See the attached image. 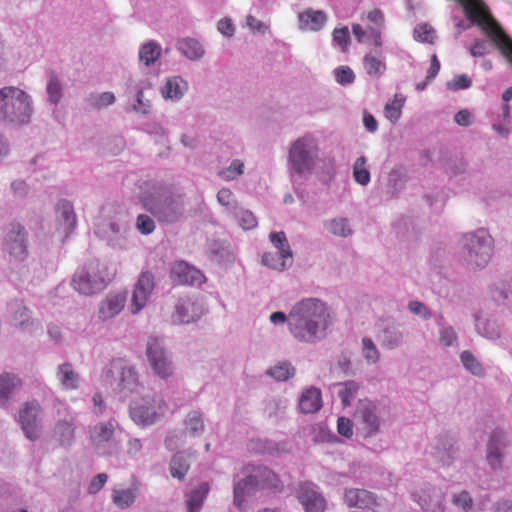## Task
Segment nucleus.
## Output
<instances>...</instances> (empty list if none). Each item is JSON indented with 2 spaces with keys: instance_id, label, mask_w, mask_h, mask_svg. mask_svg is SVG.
<instances>
[{
  "instance_id": "a19ab883",
  "label": "nucleus",
  "mask_w": 512,
  "mask_h": 512,
  "mask_svg": "<svg viewBox=\"0 0 512 512\" xmlns=\"http://www.w3.org/2000/svg\"><path fill=\"white\" fill-rule=\"evenodd\" d=\"M178 49L191 60H197L204 54L201 44L197 40L191 38L178 41Z\"/></svg>"
},
{
  "instance_id": "f3484780",
  "label": "nucleus",
  "mask_w": 512,
  "mask_h": 512,
  "mask_svg": "<svg viewBox=\"0 0 512 512\" xmlns=\"http://www.w3.org/2000/svg\"><path fill=\"white\" fill-rule=\"evenodd\" d=\"M155 288V277L149 272H142L134 286L130 309L133 314L139 313L147 304Z\"/></svg>"
},
{
  "instance_id": "774afa93",
  "label": "nucleus",
  "mask_w": 512,
  "mask_h": 512,
  "mask_svg": "<svg viewBox=\"0 0 512 512\" xmlns=\"http://www.w3.org/2000/svg\"><path fill=\"white\" fill-rule=\"evenodd\" d=\"M107 480H108V475L106 473L97 474L91 480L89 487H88V492L90 494H96L103 488V486L105 485Z\"/></svg>"
},
{
  "instance_id": "052dcab7",
  "label": "nucleus",
  "mask_w": 512,
  "mask_h": 512,
  "mask_svg": "<svg viewBox=\"0 0 512 512\" xmlns=\"http://www.w3.org/2000/svg\"><path fill=\"white\" fill-rule=\"evenodd\" d=\"M47 93L52 103L57 104L62 96L61 85L56 76H51L47 85Z\"/></svg>"
},
{
  "instance_id": "58836bf2",
  "label": "nucleus",
  "mask_w": 512,
  "mask_h": 512,
  "mask_svg": "<svg viewBox=\"0 0 512 512\" xmlns=\"http://www.w3.org/2000/svg\"><path fill=\"white\" fill-rule=\"evenodd\" d=\"M326 14L323 11L308 9L299 15L300 22L309 29L317 31L326 22Z\"/></svg>"
},
{
  "instance_id": "5fc2aeb1",
  "label": "nucleus",
  "mask_w": 512,
  "mask_h": 512,
  "mask_svg": "<svg viewBox=\"0 0 512 512\" xmlns=\"http://www.w3.org/2000/svg\"><path fill=\"white\" fill-rule=\"evenodd\" d=\"M414 38L419 42L433 43L435 39V31L431 26L421 24L414 29Z\"/></svg>"
},
{
  "instance_id": "0eeeda50",
  "label": "nucleus",
  "mask_w": 512,
  "mask_h": 512,
  "mask_svg": "<svg viewBox=\"0 0 512 512\" xmlns=\"http://www.w3.org/2000/svg\"><path fill=\"white\" fill-rule=\"evenodd\" d=\"M105 277L106 267L99 261H92L74 273L71 285L80 294L89 296L105 287Z\"/></svg>"
},
{
  "instance_id": "864d4df0",
  "label": "nucleus",
  "mask_w": 512,
  "mask_h": 512,
  "mask_svg": "<svg viewBox=\"0 0 512 512\" xmlns=\"http://www.w3.org/2000/svg\"><path fill=\"white\" fill-rule=\"evenodd\" d=\"M327 229L330 233L341 237H347L352 232L346 218L333 219L327 224Z\"/></svg>"
},
{
  "instance_id": "412c9836",
  "label": "nucleus",
  "mask_w": 512,
  "mask_h": 512,
  "mask_svg": "<svg viewBox=\"0 0 512 512\" xmlns=\"http://www.w3.org/2000/svg\"><path fill=\"white\" fill-rule=\"evenodd\" d=\"M57 229L67 238L76 228L77 219L73 205L68 200H61L56 207Z\"/></svg>"
},
{
  "instance_id": "2eb2a0df",
  "label": "nucleus",
  "mask_w": 512,
  "mask_h": 512,
  "mask_svg": "<svg viewBox=\"0 0 512 512\" xmlns=\"http://www.w3.org/2000/svg\"><path fill=\"white\" fill-rule=\"evenodd\" d=\"M292 336L302 342H315L324 338L328 322H286Z\"/></svg>"
},
{
  "instance_id": "4468645a",
  "label": "nucleus",
  "mask_w": 512,
  "mask_h": 512,
  "mask_svg": "<svg viewBox=\"0 0 512 512\" xmlns=\"http://www.w3.org/2000/svg\"><path fill=\"white\" fill-rule=\"evenodd\" d=\"M290 316L296 320H325L330 317L327 305L317 298H308L297 303Z\"/></svg>"
},
{
  "instance_id": "20e7f679",
  "label": "nucleus",
  "mask_w": 512,
  "mask_h": 512,
  "mask_svg": "<svg viewBox=\"0 0 512 512\" xmlns=\"http://www.w3.org/2000/svg\"><path fill=\"white\" fill-rule=\"evenodd\" d=\"M117 428L118 423L114 419L89 426L90 444L98 456L111 457L120 451L121 442L117 439Z\"/></svg>"
},
{
  "instance_id": "13d9d810",
  "label": "nucleus",
  "mask_w": 512,
  "mask_h": 512,
  "mask_svg": "<svg viewBox=\"0 0 512 512\" xmlns=\"http://www.w3.org/2000/svg\"><path fill=\"white\" fill-rule=\"evenodd\" d=\"M336 81L341 85L351 84L355 80V74L348 66H340L334 70Z\"/></svg>"
},
{
  "instance_id": "4d7b16f0",
  "label": "nucleus",
  "mask_w": 512,
  "mask_h": 512,
  "mask_svg": "<svg viewBox=\"0 0 512 512\" xmlns=\"http://www.w3.org/2000/svg\"><path fill=\"white\" fill-rule=\"evenodd\" d=\"M8 309L15 319H28L31 311L24 305L21 300H13L8 304Z\"/></svg>"
},
{
  "instance_id": "37998d69",
  "label": "nucleus",
  "mask_w": 512,
  "mask_h": 512,
  "mask_svg": "<svg viewBox=\"0 0 512 512\" xmlns=\"http://www.w3.org/2000/svg\"><path fill=\"white\" fill-rule=\"evenodd\" d=\"M363 64L366 73L377 79L381 77L386 69L385 63L371 54H366L364 56Z\"/></svg>"
},
{
  "instance_id": "9b49d317",
  "label": "nucleus",
  "mask_w": 512,
  "mask_h": 512,
  "mask_svg": "<svg viewBox=\"0 0 512 512\" xmlns=\"http://www.w3.org/2000/svg\"><path fill=\"white\" fill-rule=\"evenodd\" d=\"M316 157L317 147L309 138L298 139L291 145L289 160L294 171L299 174L310 171Z\"/></svg>"
},
{
  "instance_id": "6ab92c4d",
  "label": "nucleus",
  "mask_w": 512,
  "mask_h": 512,
  "mask_svg": "<svg viewBox=\"0 0 512 512\" xmlns=\"http://www.w3.org/2000/svg\"><path fill=\"white\" fill-rule=\"evenodd\" d=\"M141 492V483L136 478L131 480L128 487L118 485L112 489V503L119 509L131 507L138 499Z\"/></svg>"
},
{
  "instance_id": "69168bd1",
  "label": "nucleus",
  "mask_w": 512,
  "mask_h": 512,
  "mask_svg": "<svg viewBox=\"0 0 512 512\" xmlns=\"http://www.w3.org/2000/svg\"><path fill=\"white\" fill-rule=\"evenodd\" d=\"M457 334L451 327H443L440 330V343L443 346H454L457 344Z\"/></svg>"
},
{
  "instance_id": "a211bd4d",
  "label": "nucleus",
  "mask_w": 512,
  "mask_h": 512,
  "mask_svg": "<svg viewBox=\"0 0 512 512\" xmlns=\"http://www.w3.org/2000/svg\"><path fill=\"white\" fill-rule=\"evenodd\" d=\"M412 498L424 512H444V494L432 485L426 484L420 492L414 491Z\"/></svg>"
},
{
  "instance_id": "f704fd0d",
  "label": "nucleus",
  "mask_w": 512,
  "mask_h": 512,
  "mask_svg": "<svg viewBox=\"0 0 512 512\" xmlns=\"http://www.w3.org/2000/svg\"><path fill=\"white\" fill-rule=\"evenodd\" d=\"M360 390V384L354 380L337 383L334 392L341 400L343 407H349Z\"/></svg>"
},
{
  "instance_id": "3c124183",
  "label": "nucleus",
  "mask_w": 512,
  "mask_h": 512,
  "mask_svg": "<svg viewBox=\"0 0 512 512\" xmlns=\"http://www.w3.org/2000/svg\"><path fill=\"white\" fill-rule=\"evenodd\" d=\"M366 158L359 157L353 167L355 181L361 185H367L370 181V172L366 168Z\"/></svg>"
},
{
  "instance_id": "a878e982",
  "label": "nucleus",
  "mask_w": 512,
  "mask_h": 512,
  "mask_svg": "<svg viewBox=\"0 0 512 512\" xmlns=\"http://www.w3.org/2000/svg\"><path fill=\"white\" fill-rule=\"evenodd\" d=\"M127 301L126 292L109 293L100 305V314L103 318H113L125 307Z\"/></svg>"
},
{
  "instance_id": "4c0bfd02",
  "label": "nucleus",
  "mask_w": 512,
  "mask_h": 512,
  "mask_svg": "<svg viewBox=\"0 0 512 512\" xmlns=\"http://www.w3.org/2000/svg\"><path fill=\"white\" fill-rule=\"evenodd\" d=\"M54 438L61 446H70L74 440L72 423L67 420L57 421L54 427Z\"/></svg>"
},
{
  "instance_id": "aec40b11",
  "label": "nucleus",
  "mask_w": 512,
  "mask_h": 512,
  "mask_svg": "<svg viewBox=\"0 0 512 512\" xmlns=\"http://www.w3.org/2000/svg\"><path fill=\"white\" fill-rule=\"evenodd\" d=\"M430 455L441 466H450L457 457V449L447 436H439L431 444Z\"/></svg>"
},
{
  "instance_id": "4be33fe9",
  "label": "nucleus",
  "mask_w": 512,
  "mask_h": 512,
  "mask_svg": "<svg viewBox=\"0 0 512 512\" xmlns=\"http://www.w3.org/2000/svg\"><path fill=\"white\" fill-rule=\"evenodd\" d=\"M23 386L22 379L14 373L0 374V408H8Z\"/></svg>"
},
{
  "instance_id": "09e8293b",
  "label": "nucleus",
  "mask_w": 512,
  "mask_h": 512,
  "mask_svg": "<svg viewBox=\"0 0 512 512\" xmlns=\"http://www.w3.org/2000/svg\"><path fill=\"white\" fill-rule=\"evenodd\" d=\"M475 330L479 335L490 340L499 338L501 334L498 322H475Z\"/></svg>"
},
{
  "instance_id": "39448f33",
  "label": "nucleus",
  "mask_w": 512,
  "mask_h": 512,
  "mask_svg": "<svg viewBox=\"0 0 512 512\" xmlns=\"http://www.w3.org/2000/svg\"><path fill=\"white\" fill-rule=\"evenodd\" d=\"M143 206L159 222L167 224L180 220L185 210L183 195L175 193H162L157 197L145 198Z\"/></svg>"
},
{
  "instance_id": "680f3d73",
  "label": "nucleus",
  "mask_w": 512,
  "mask_h": 512,
  "mask_svg": "<svg viewBox=\"0 0 512 512\" xmlns=\"http://www.w3.org/2000/svg\"><path fill=\"white\" fill-rule=\"evenodd\" d=\"M136 227L138 231L142 234L148 235L151 234L155 230L154 220L145 214H140L137 217Z\"/></svg>"
},
{
  "instance_id": "f03ea898",
  "label": "nucleus",
  "mask_w": 512,
  "mask_h": 512,
  "mask_svg": "<svg viewBox=\"0 0 512 512\" xmlns=\"http://www.w3.org/2000/svg\"><path fill=\"white\" fill-rule=\"evenodd\" d=\"M102 382L112 390L128 395L138 391L139 376L135 367L126 359L116 358L109 362L102 371Z\"/></svg>"
},
{
  "instance_id": "0e129e2a",
  "label": "nucleus",
  "mask_w": 512,
  "mask_h": 512,
  "mask_svg": "<svg viewBox=\"0 0 512 512\" xmlns=\"http://www.w3.org/2000/svg\"><path fill=\"white\" fill-rule=\"evenodd\" d=\"M471 79L466 74L456 75L452 81L447 83V88L451 91L467 89L471 86Z\"/></svg>"
},
{
  "instance_id": "393cba45",
  "label": "nucleus",
  "mask_w": 512,
  "mask_h": 512,
  "mask_svg": "<svg viewBox=\"0 0 512 512\" xmlns=\"http://www.w3.org/2000/svg\"><path fill=\"white\" fill-rule=\"evenodd\" d=\"M56 379L64 391L77 390L80 387V376L71 363L65 362L57 366Z\"/></svg>"
},
{
  "instance_id": "bb28decb",
  "label": "nucleus",
  "mask_w": 512,
  "mask_h": 512,
  "mask_svg": "<svg viewBox=\"0 0 512 512\" xmlns=\"http://www.w3.org/2000/svg\"><path fill=\"white\" fill-rule=\"evenodd\" d=\"M194 458V452L190 450L180 451L173 455L170 461V474L173 478L183 480L190 469Z\"/></svg>"
},
{
  "instance_id": "8fccbe9b",
  "label": "nucleus",
  "mask_w": 512,
  "mask_h": 512,
  "mask_svg": "<svg viewBox=\"0 0 512 512\" xmlns=\"http://www.w3.org/2000/svg\"><path fill=\"white\" fill-rule=\"evenodd\" d=\"M451 502L462 512H475V504L468 491H461L452 496Z\"/></svg>"
},
{
  "instance_id": "ddd939ff",
  "label": "nucleus",
  "mask_w": 512,
  "mask_h": 512,
  "mask_svg": "<svg viewBox=\"0 0 512 512\" xmlns=\"http://www.w3.org/2000/svg\"><path fill=\"white\" fill-rule=\"evenodd\" d=\"M270 241L278 249V253H265L262 262L265 266L277 271H282L287 266V260L292 259V251L284 232H273Z\"/></svg>"
},
{
  "instance_id": "f257e3e1",
  "label": "nucleus",
  "mask_w": 512,
  "mask_h": 512,
  "mask_svg": "<svg viewBox=\"0 0 512 512\" xmlns=\"http://www.w3.org/2000/svg\"><path fill=\"white\" fill-rule=\"evenodd\" d=\"M169 412V404L164 396L158 393L135 398L129 405L131 420L142 428L160 422Z\"/></svg>"
},
{
  "instance_id": "49530a36",
  "label": "nucleus",
  "mask_w": 512,
  "mask_h": 512,
  "mask_svg": "<svg viewBox=\"0 0 512 512\" xmlns=\"http://www.w3.org/2000/svg\"><path fill=\"white\" fill-rule=\"evenodd\" d=\"M404 101L405 98L403 96L396 94L394 99L385 105V117L392 123H395L400 118Z\"/></svg>"
},
{
  "instance_id": "e2e57ef3",
  "label": "nucleus",
  "mask_w": 512,
  "mask_h": 512,
  "mask_svg": "<svg viewBox=\"0 0 512 512\" xmlns=\"http://www.w3.org/2000/svg\"><path fill=\"white\" fill-rule=\"evenodd\" d=\"M143 449V442L136 437H130L126 443V454L131 459H138Z\"/></svg>"
},
{
  "instance_id": "7ed1b4c3",
  "label": "nucleus",
  "mask_w": 512,
  "mask_h": 512,
  "mask_svg": "<svg viewBox=\"0 0 512 512\" xmlns=\"http://www.w3.org/2000/svg\"><path fill=\"white\" fill-rule=\"evenodd\" d=\"M0 115L12 123H26L31 115L29 96L16 87L0 89Z\"/></svg>"
},
{
  "instance_id": "ea45409f",
  "label": "nucleus",
  "mask_w": 512,
  "mask_h": 512,
  "mask_svg": "<svg viewBox=\"0 0 512 512\" xmlns=\"http://www.w3.org/2000/svg\"><path fill=\"white\" fill-rule=\"evenodd\" d=\"M161 55V46L155 41L143 44L139 50V60L146 66L154 64Z\"/></svg>"
},
{
  "instance_id": "2f4dec72",
  "label": "nucleus",
  "mask_w": 512,
  "mask_h": 512,
  "mask_svg": "<svg viewBox=\"0 0 512 512\" xmlns=\"http://www.w3.org/2000/svg\"><path fill=\"white\" fill-rule=\"evenodd\" d=\"M257 488L278 489L280 480L278 476L267 467H257L249 474Z\"/></svg>"
},
{
  "instance_id": "f8f14e48",
  "label": "nucleus",
  "mask_w": 512,
  "mask_h": 512,
  "mask_svg": "<svg viewBox=\"0 0 512 512\" xmlns=\"http://www.w3.org/2000/svg\"><path fill=\"white\" fill-rule=\"evenodd\" d=\"M3 251L11 261L23 262L28 257V244L25 229L20 224H12L3 240Z\"/></svg>"
},
{
  "instance_id": "a18cd8bd",
  "label": "nucleus",
  "mask_w": 512,
  "mask_h": 512,
  "mask_svg": "<svg viewBox=\"0 0 512 512\" xmlns=\"http://www.w3.org/2000/svg\"><path fill=\"white\" fill-rule=\"evenodd\" d=\"M286 407L287 402L282 398L271 397L266 399L263 403V411L265 415L270 418L281 415Z\"/></svg>"
},
{
  "instance_id": "dca6fc26",
  "label": "nucleus",
  "mask_w": 512,
  "mask_h": 512,
  "mask_svg": "<svg viewBox=\"0 0 512 512\" xmlns=\"http://www.w3.org/2000/svg\"><path fill=\"white\" fill-rule=\"evenodd\" d=\"M296 497L305 512H324L326 509L325 498L311 482L300 483L296 489Z\"/></svg>"
},
{
  "instance_id": "7c9ffc66",
  "label": "nucleus",
  "mask_w": 512,
  "mask_h": 512,
  "mask_svg": "<svg viewBox=\"0 0 512 512\" xmlns=\"http://www.w3.org/2000/svg\"><path fill=\"white\" fill-rule=\"evenodd\" d=\"M184 434L193 438L201 437L205 432L204 414L200 410H192L183 419Z\"/></svg>"
},
{
  "instance_id": "473e14b6",
  "label": "nucleus",
  "mask_w": 512,
  "mask_h": 512,
  "mask_svg": "<svg viewBox=\"0 0 512 512\" xmlns=\"http://www.w3.org/2000/svg\"><path fill=\"white\" fill-rule=\"evenodd\" d=\"M322 407L321 391L318 388L310 387L303 391L299 398V408L302 413H315Z\"/></svg>"
},
{
  "instance_id": "79ce46f5",
  "label": "nucleus",
  "mask_w": 512,
  "mask_h": 512,
  "mask_svg": "<svg viewBox=\"0 0 512 512\" xmlns=\"http://www.w3.org/2000/svg\"><path fill=\"white\" fill-rule=\"evenodd\" d=\"M361 353L368 365H375L379 362L381 354L375 343L369 337H363L361 340Z\"/></svg>"
},
{
  "instance_id": "6e6552de",
  "label": "nucleus",
  "mask_w": 512,
  "mask_h": 512,
  "mask_svg": "<svg viewBox=\"0 0 512 512\" xmlns=\"http://www.w3.org/2000/svg\"><path fill=\"white\" fill-rule=\"evenodd\" d=\"M353 419L365 438L376 436L381 429L382 418L379 406L368 398L358 400Z\"/></svg>"
},
{
  "instance_id": "5701e85b",
  "label": "nucleus",
  "mask_w": 512,
  "mask_h": 512,
  "mask_svg": "<svg viewBox=\"0 0 512 512\" xmlns=\"http://www.w3.org/2000/svg\"><path fill=\"white\" fill-rule=\"evenodd\" d=\"M203 278L199 270L184 261L174 263L171 268V279L178 284H200Z\"/></svg>"
},
{
  "instance_id": "9d476101",
  "label": "nucleus",
  "mask_w": 512,
  "mask_h": 512,
  "mask_svg": "<svg viewBox=\"0 0 512 512\" xmlns=\"http://www.w3.org/2000/svg\"><path fill=\"white\" fill-rule=\"evenodd\" d=\"M17 422L30 441H36L42 433L43 409L37 400L25 402L18 412Z\"/></svg>"
},
{
  "instance_id": "423d86ee",
  "label": "nucleus",
  "mask_w": 512,
  "mask_h": 512,
  "mask_svg": "<svg viewBox=\"0 0 512 512\" xmlns=\"http://www.w3.org/2000/svg\"><path fill=\"white\" fill-rule=\"evenodd\" d=\"M145 354L149 366L157 377L166 380L174 375L173 354L166 346L163 337L150 336L146 343Z\"/></svg>"
},
{
  "instance_id": "de8ad7c7",
  "label": "nucleus",
  "mask_w": 512,
  "mask_h": 512,
  "mask_svg": "<svg viewBox=\"0 0 512 512\" xmlns=\"http://www.w3.org/2000/svg\"><path fill=\"white\" fill-rule=\"evenodd\" d=\"M295 373V369L289 362H279L271 367L267 374L278 381H286L292 377Z\"/></svg>"
},
{
  "instance_id": "c756f323",
  "label": "nucleus",
  "mask_w": 512,
  "mask_h": 512,
  "mask_svg": "<svg viewBox=\"0 0 512 512\" xmlns=\"http://www.w3.org/2000/svg\"><path fill=\"white\" fill-rule=\"evenodd\" d=\"M210 491V486L207 482H201L196 487L191 489L186 494L185 504L187 512H200L202 510L204 501L206 500Z\"/></svg>"
},
{
  "instance_id": "603ef678",
  "label": "nucleus",
  "mask_w": 512,
  "mask_h": 512,
  "mask_svg": "<svg viewBox=\"0 0 512 512\" xmlns=\"http://www.w3.org/2000/svg\"><path fill=\"white\" fill-rule=\"evenodd\" d=\"M243 168L241 160H233L229 167L219 170L218 175L225 181H231L243 173Z\"/></svg>"
},
{
  "instance_id": "bf43d9fd",
  "label": "nucleus",
  "mask_w": 512,
  "mask_h": 512,
  "mask_svg": "<svg viewBox=\"0 0 512 512\" xmlns=\"http://www.w3.org/2000/svg\"><path fill=\"white\" fill-rule=\"evenodd\" d=\"M333 41L340 46L342 51H346L350 43V33L348 27L335 28L333 31Z\"/></svg>"
},
{
  "instance_id": "cd10ccee",
  "label": "nucleus",
  "mask_w": 512,
  "mask_h": 512,
  "mask_svg": "<svg viewBox=\"0 0 512 512\" xmlns=\"http://www.w3.org/2000/svg\"><path fill=\"white\" fill-rule=\"evenodd\" d=\"M378 342L386 349H395L401 345L403 332L395 324L382 326L377 332Z\"/></svg>"
},
{
  "instance_id": "e433bc0d",
  "label": "nucleus",
  "mask_w": 512,
  "mask_h": 512,
  "mask_svg": "<svg viewBox=\"0 0 512 512\" xmlns=\"http://www.w3.org/2000/svg\"><path fill=\"white\" fill-rule=\"evenodd\" d=\"M187 82L179 76L171 77L162 88V95L166 99L179 100L186 92Z\"/></svg>"
},
{
  "instance_id": "6e6d98bb",
  "label": "nucleus",
  "mask_w": 512,
  "mask_h": 512,
  "mask_svg": "<svg viewBox=\"0 0 512 512\" xmlns=\"http://www.w3.org/2000/svg\"><path fill=\"white\" fill-rule=\"evenodd\" d=\"M235 217L244 230L254 229L258 224L257 218L249 210L242 209L239 213L235 214Z\"/></svg>"
},
{
  "instance_id": "c85d7f7f",
  "label": "nucleus",
  "mask_w": 512,
  "mask_h": 512,
  "mask_svg": "<svg viewBox=\"0 0 512 512\" xmlns=\"http://www.w3.org/2000/svg\"><path fill=\"white\" fill-rule=\"evenodd\" d=\"M344 501L349 507H357L360 509L371 508L376 503L374 495L365 489L346 490Z\"/></svg>"
},
{
  "instance_id": "1a4fd4ad",
  "label": "nucleus",
  "mask_w": 512,
  "mask_h": 512,
  "mask_svg": "<svg viewBox=\"0 0 512 512\" xmlns=\"http://www.w3.org/2000/svg\"><path fill=\"white\" fill-rule=\"evenodd\" d=\"M468 248L467 261L475 267H484L490 260L493 251V239L484 229L465 235Z\"/></svg>"
},
{
  "instance_id": "338daca9",
  "label": "nucleus",
  "mask_w": 512,
  "mask_h": 512,
  "mask_svg": "<svg viewBox=\"0 0 512 512\" xmlns=\"http://www.w3.org/2000/svg\"><path fill=\"white\" fill-rule=\"evenodd\" d=\"M337 431L340 435L350 438L353 435V422L346 417H339Z\"/></svg>"
},
{
  "instance_id": "b1692460",
  "label": "nucleus",
  "mask_w": 512,
  "mask_h": 512,
  "mask_svg": "<svg viewBox=\"0 0 512 512\" xmlns=\"http://www.w3.org/2000/svg\"><path fill=\"white\" fill-rule=\"evenodd\" d=\"M505 447L504 436L499 431H494L487 444L486 459L493 470H499L502 467L503 449Z\"/></svg>"
},
{
  "instance_id": "72a5a7b5",
  "label": "nucleus",
  "mask_w": 512,
  "mask_h": 512,
  "mask_svg": "<svg viewBox=\"0 0 512 512\" xmlns=\"http://www.w3.org/2000/svg\"><path fill=\"white\" fill-rule=\"evenodd\" d=\"M257 486L250 475L246 478L235 481L233 488V504L241 511L246 507V496H249Z\"/></svg>"
},
{
  "instance_id": "c9c22d12",
  "label": "nucleus",
  "mask_w": 512,
  "mask_h": 512,
  "mask_svg": "<svg viewBox=\"0 0 512 512\" xmlns=\"http://www.w3.org/2000/svg\"><path fill=\"white\" fill-rule=\"evenodd\" d=\"M366 18L369 22H371L374 27H369L368 31L370 36L373 39V43L377 47L382 46V39H381V28L384 26V14L383 12L378 9L374 8L367 12Z\"/></svg>"
},
{
  "instance_id": "c03bdc74",
  "label": "nucleus",
  "mask_w": 512,
  "mask_h": 512,
  "mask_svg": "<svg viewBox=\"0 0 512 512\" xmlns=\"http://www.w3.org/2000/svg\"><path fill=\"white\" fill-rule=\"evenodd\" d=\"M460 360L464 368L475 376H483L484 368L480 361L470 352L463 351Z\"/></svg>"
}]
</instances>
